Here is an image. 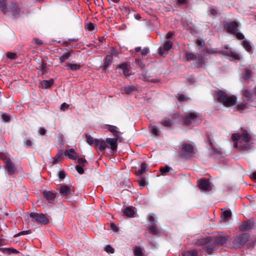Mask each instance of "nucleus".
<instances>
[{
    "label": "nucleus",
    "mask_w": 256,
    "mask_h": 256,
    "mask_svg": "<svg viewBox=\"0 0 256 256\" xmlns=\"http://www.w3.org/2000/svg\"><path fill=\"white\" fill-rule=\"evenodd\" d=\"M228 238V236H214L213 238L208 237L199 240L198 242V244L202 246V249L206 251L208 254H211L216 246H224L226 244Z\"/></svg>",
    "instance_id": "1"
},
{
    "label": "nucleus",
    "mask_w": 256,
    "mask_h": 256,
    "mask_svg": "<svg viewBox=\"0 0 256 256\" xmlns=\"http://www.w3.org/2000/svg\"><path fill=\"white\" fill-rule=\"evenodd\" d=\"M254 144V138L250 131L241 128V151L252 150Z\"/></svg>",
    "instance_id": "2"
},
{
    "label": "nucleus",
    "mask_w": 256,
    "mask_h": 256,
    "mask_svg": "<svg viewBox=\"0 0 256 256\" xmlns=\"http://www.w3.org/2000/svg\"><path fill=\"white\" fill-rule=\"evenodd\" d=\"M217 100L226 107L234 105L236 102V97L222 90H218L216 92Z\"/></svg>",
    "instance_id": "3"
},
{
    "label": "nucleus",
    "mask_w": 256,
    "mask_h": 256,
    "mask_svg": "<svg viewBox=\"0 0 256 256\" xmlns=\"http://www.w3.org/2000/svg\"><path fill=\"white\" fill-rule=\"evenodd\" d=\"M0 8L4 14L10 15L11 13L14 18H18L20 15V10L16 3H12L8 7H7L5 1L0 0Z\"/></svg>",
    "instance_id": "4"
},
{
    "label": "nucleus",
    "mask_w": 256,
    "mask_h": 256,
    "mask_svg": "<svg viewBox=\"0 0 256 256\" xmlns=\"http://www.w3.org/2000/svg\"><path fill=\"white\" fill-rule=\"evenodd\" d=\"M180 156L182 158L189 159L194 156L196 150L192 144L186 142H182L179 146Z\"/></svg>",
    "instance_id": "5"
},
{
    "label": "nucleus",
    "mask_w": 256,
    "mask_h": 256,
    "mask_svg": "<svg viewBox=\"0 0 256 256\" xmlns=\"http://www.w3.org/2000/svg\"><path fill=\"white\" fill-rule=\"evenodd\" d=\"M202 119L200 114L196 112H188L186 114L183 123L186 126H194L200 124Z\"/></svg>",
    "instance_id": "6"
},
{
    "label": "nucleus",
    "mask_w": 256,
    "mask_h": 256,
    "mask_svg": "<svg viewBox=\"0 0 256 256\" xmlns=\"http://www.w3.org/2000/svg\"><path fill=\"white\" fill-rule=\"evenodd\" d=\"M224 29L228 33L236 34L238 40H240V32H237L238 26V23L236 22H223Z\"/></svg>",
    "instance_id": "7"
},
{
    "label": "nucleus",
    "mask_w": 256,
    "mask_h": 256,
    "mask_svg": "<svg viewBox=\"0 0 256 256\" xmlns=\"http://www.w3.org/2000/svg\"><path fill=\"white\" fill-rule=\"evenodd\" d=\"M2 159L6 164L5 169L9 175H12L16 172V168L10 158L4 156L2 157Z\"/></svg>",
    "instance_id": "8"
},
{
    "label": "nucleus",
    "mask_w": 256,
    "mask_h": 256,
    "mask_svg": "<svg viewBox=\"0 0 256 256\" xmlns=\"http://www.w3.org/2000/svg\"><path fill=\"white\" fill-rule=\"evenodd\" d=\"M30 216L34 222L47 224L49 222L48 219L43 214L31 212L30 214Z\"/></svg>",
    "instance_id": "9"
},
{
    "label": "nucleus",
    "mask_w": 256,
    "mask_h": 256,
    "mask_svg": "<svg viewBox=\"0 0 256 256\" xmlns=\"http://www.w3.org/2000/svg\"><path fill=\"white\" fill-rule=\"evenodd\" d=\"M60 193L64 196L67 198L74 193V188L73 186L62 184L59 190Z\"/></svg>",
    "instance_id": "10"
},
{
    "label": "nucleus",
    "mask_w": 256,
    "mask_h": 256,
    "mask_svg": "<svg viewBox=\"0 0 256 256\" xmlns=\"http://www.w3.org/2000/svg\"><path fill=\"white\" fill-rule=\"evenodd\" d=\"M248 242V248H252L254 245L253 240L250 239V236L248 234H241V246Z\"/></svg>",
    "instance_id": "11"
},
{
    "label": "nucleus",
    "mask_w": 256,
    "mask_h": 256,
    "mask_svg": "<svg viewBox=\"0 0 256 256\" xmlns=\"http://www.w3.org/2000/svg\"><path fill=\"white\" fill-rule=\"evenodd\" d=\"M225 48V50H220L217 52L230 56L234 60L240 59V56L238 54L232 50L231 48H228L226 46Z\"/></svg>",
    "instance_id": "12"
},
{
    "label": "nucleus",
    "mask_w": 256,
    "mask_h": 256,
    "mask_svg": "<svg viewBox=\"0 0 256 256\" xmlns=\"http://www.w3.org/2000/svg\"><path fill=\"white\" fill-rule=\"evenodd\" d=\"M174 42L171 40H166L164 44L163 47L158 48V52L160 55L165 56L167 53H164L163 50L168 51L170 50L173 46Z\"/></svg>",
    "instance_id": "13"
},
{
    "label": "nucleus",
    "mask_w": 256,
    "mask_h": 256,
    "mask_svg": "<svg viewBox=\"0 0 256 256\" xmlns=\"http://www.w3.org/2000/svg\"><path fill=\"white\" fill-rule=\"evenodd\" d=\"M198 187L199 188L205 191H209L211 189V187L210 184V182L207 179H202L199 180H198Z\"/></svg>",
    "instance_id": "14"
},
{
    "label": "nucleus",
    "mask_w": 256,
    "mask_h": 256,
    "mask_svg": "<svg viewBox=\"0 0 256 256\" xmlns=\"http://www.w3.org/2000/svg\"><path fill=\"white\" fill-rule=\"evenodd\" d=\"M106 147L110 148L114 152L117 149V139L114 138H108L106 140Z\"/></svg>",
    "instance_id": "15"
},
{
    "label": "nucleus",
    "mask_w": 256,
    "mask_h": 256,
    "mask_svg": "<svg viewBox=\"0 0 256 256\" xmlns=\"http://www.w3.org/2000/svg\"><path fill=\"white\" fill-rule=\"evenodd\" d=\"M244 36L241 33V40H242V42H241V45H242L246 52L249 53L252 52V48L250 42L247 40H244Z\"/></svg>",
    "instance_id": "16"
},
{
    "label": "nucleus",
    "mask_w": 256,
    "mask_h": 256,
    "mask_svg": "<svg viewBox=\"0 0 256 256\" xmlns=\"http://www.w3.org/2000/svg\"><path fill=\"white\" fill-rule=\"evenodd\" d=\"M117 68H120L123 70V74L125 77L128 76L131 74L130 72V65L127 63H123L117 66Z\"/></svg>",
    "instance_id": "17"
},
{
    "label": "nucleus",
    "mask_w": 256,
    "mask_h": 256,
    "mask_svg": "<svg viewBox=\"0 0 256 256\" xmlns=\"http://www.w3.org/2000/svg\"><path fill=\"white\" fill-rule=\"evenodd\" d=\"M64 155L66 158L72 160L76 159L78 156L74 148H70L65 150L64 152Z\"/></svg>",
    "instance_id": "18"
},
{
    "label": "nucleus",
    "mask_w": 256,
    "mask_h": 256,
    "mask_svg": "<svg viewBox=\"0 0 256 256\" xmlns=\"http://www.w3.org/2000/svg\"><path fill=\"white\" fill-rule=\"evenodd\" d=\"M232 216V212L229 210H224L221 214V221L226 222L230 220Z\"/></svg>",
    "instance_id": "19"
},
{
    "label": "nucleus",
    "mask_w": 256,
    "mask_h": 256,
    "mask_svg": "<svg viewBox=\"0 0 256 256\" xmlns=\"http://www.w3.org/2000/svg\"><path fill=\"white\" fill-rule=\"evenodd\" d=\"M94 146L98 148V150L101 152L104 151V150L106 148V141L98 139L96 141H95V144Z\"/></svg>",
    "instance_id": "20"
},
{
    "label": "nucleus",
    "mask_w": 256,
    "mask_h": 256,
    "mask_svg": "<svg viewBox=\"0 0 256 256\" xmlns=\"http://www.w3.org/2000/svg\"><path fill=\"white\" fill-rule=\"evenodd\" d=\"M254 226V222L250 220H248L241 224V230H246L252 228Z\"/></svg>",
    "instance_id": "21"
},
{
    "label": "nucleus",
    "mask_w": 256,
    "mask_h": 256,
    "mask_svg": "<svg viewBox=\"0 0 256 256\" xmlns=\"http://www.w3.org/2000/svg\"><path fill=\"white\" fill-rule=\"evenodd\" d=\"M42 196L48 200H53L56 197V194L51 191H44Z\"/></svg>",
    "instance_id": "22"
},
{
    "label": "nucleus",
    "mask_w": 256,
    "mask_h": 256,
    "mask_svg": "<svg viewBox=\"0 0 256 256\" xmlns=\"http://www.w3.org/2000/svg\"><path fill=\"white\" fill-rule=\"evenodd\" d=\"M148 230V232L152 235L157 236L160 234V231L156 224L150 226Z\"/></svg>",
    "instance_id": "23"
},
{
    "label": "nucleus",
    "mask_w": 256,
    "mask_h": 256,
    "mask_svg": "<svg viewBox=\"0 0 256 256\" xmlns=\"http://www.w3.org/2000/svg\"><path fill=\"white\" fill-rule=\"evenodd\" d=\"M252 72L251 70L249 69H245L242 74V77L244 80L248 82L250 78L252 76Z\"/></svg>",
    "instance_id": "24"
},
{
    "label": "nucleus",
    "mask_w": 256,
    "mask_h": 256,
    "mask_svg": "<svg viewBox=\"0 0 256 256\" xmlns=\"http://www.w3.org/2000/svg\"><path fill=\"white\" fill-rule=\"evenodd\" d=\"M113 60V58L110 55H107L104 58V64L103 68L104 70L106 69L112 64Z\"/></svg>",
    "instance_id": "25"
},
{
    "label": "nucleus",
    "mask_w": 256,
    "mask_h": 256,
    "mask_svg": "<svg viewBox=\"0 0 256 256\" xmlns=\"http://www.w3.org/2000/svg\"><path fill=\"white\" fill-rule=\"evenodd\" d=\"M108 130L112 133L114 136L116 138H118L120 136V132L118 131V128L114 126H108Z\"/></svg>",
    "instance_id": "26"
},
{
    "label": "nucleus",
    "mask_w": 256,
    "mask_h": 256,
    "mask_svg": "<svg viewBox=\"0 0 256 256\" xmlns=\"http://www.w3.org/2000/svg\"><path fill=\"white\" fill-rule=\"evenodd\" d=\"M124 214L128 217H133L134 214V212L132 208L127 207L123 210Z\"/></svg>",
    "instance_id": "27"
},
{
    "label": "nucleus",
    "mask_w": 256,
    "mask_h": 256,
    "mask_svg": "<svg viewBox=\"0 0 256 256\" xmlns=\"http://www.w3.org/2000/svg\"><path fill=\"white\" fill-rule=\"evenodd\" d=\"M144 250L140 246H136L134 249V256H144Z\"/></svg>",
    "instance_id": "28"
},
{
    "label": "nucleus",
    "mask_w": 256,
    "mask_h": 256,
    "mask_svg": "<svg viewBox=\"0 0 256 256\" xmlns=\"http://www.w3.org/2000/svg\"><path fill=\"white\" fill-rule=\"evenodd\" d=\"M198 54H194L190 52H186L185 53V56L186 60L188 61L194 60L197 59V57Z\"/></svg>",
    "instance_id": "29"
},
{
    "label": "nucleus",
    "mask_w": 256,
    "mask_h": 256,
    "mask_svg": "<svg viewBox=\"0 0 256 256\" xmlns=\"http://www.w3.org/2000/svg\"><path fill=\"white\" fill-rule=\"evenodd\" d=\"M54 80L51 79L50 80H44L41 82V85L42 88H50L54 84Z\"/></svg>",
    "instance_id": "30"
},
{
    "label": "nucleus",
    "mask_w": 256,
    "mask_h": 256,
    "mask_svg": "<svg viewBox=\"0 0 256 256\" xmlns=\"http://www.w3.org/2000/svg\"><path fill=\"white\" fill-rule=\"evenodd\" d=\"M148 166L145 162H142L140 165V168L139 170L136 171V175H141L147 170Z\"/></svg>",
    "instance_id": "31"
},
{
    "label": "nucleus",
    "mask_w": 256,
    "mask_h": 256,
    "mask_svg": "<svg viewBox=\"0 0 256 256\" xmlns=\"http://www.w3.org/2000/svg\"><path fill=\"white\" fill-rule=\"evenodd\" d=\"M232 140L234 142V146L238 148V141L240 138V135L238 134H233L231 136Z\"/></svg>",
    "instance_id": "32"
},
{
    "label": "nucleus",
    "mask_w": 256,
    "mask_h": 256,
    "mask_svg": "<svg viewBox=\"0 0 256 256\" xmlns=\"http://www.w3.org/2000/svg\"><path fill=\"white\" fill-rule=\"evenodd\" d=\"M160 124L164 127L170 128L172 125V122L168 118H166L160 122Z\"/></svg>",
    "instance_id": "33"
},
{
    "label": "nucleus",
    "mask_w": 256,
    "mask_h": 256,
    "mask_svg": "<svg viewBox=\"0 0 256 256\" xmlns=\"http://www.w3.org/2000/svg\"><path fill=\"white\" fill-rule=\"evenodd\" d=\"M136 90V88L134 86H126L124 88V92L128 94H131L132 92Z\"/></svg>",
    "instance_id": "34"
},
{
    "label": "nucleus",
    "mask_w": 256,
    "mask_h": 256,
    "mask_svg": "<svg viewBox=\"0 0 256 256\" xmlns=\"http://www.w3.org/2000/svg\"><path fill=\"white\" fill-rule=\"evenodd\" d=\"M197 58L198 60L196 62V67L201 68L204 64V60L203 56L201 54H198Z\"/></svg>",
    "instance_id": "35"
},
{
    "label": "nucleus",
    "mask_w": 256,
    "mask_h": 256,
    "mask_svg": "<svg viewBox=\"0 0 256 256\" xmlns=\"http://www.w3.org/2000/svg\"><path fill=\"white\" fill-rule=\"evenodd\" d=\"M72 51L67 52L66 53L64 54L60 58V63L62 64L66 60H68L70 56H71L72 53Z\"/></svg>",
    "instance_id": "36"
},
{
    "label": "nucleus",
    "mask_w": 256,
    "mask_h": 256,
    "mask_svg": "<svg viewBox=\"0 0 256 256\" xmlns=\"http://www.w3.org/2000/svg\"><path fill=\"white\" fill-rule=\"evenodd\" d=\"M86 142L90 145H92V144L94 145L95 141H96L97 140V139H94V138L88 134H86Z\"/></svg>",
    "instance_id": "37"
},
{
    "label": "nucleus",
    "mask_w": 256,
    "mask_h": 256,
    "mask_svg": "<svg viewBox=\"0 0 256 256\" xmlns=\"http://www.w3.org/2000/svg\"><path fill=\"white\" fill-rule=\"evenodd\" d=\"M67 67L72 70H76L81 68V65L80 64H68Z\"/></svg>",
    "instance_id": "38"
},
{
    "label": "nucleus",
    "mask_w": 256,
    "mask_h": 256,
    "mask_svg": "<svg viewBox=\"0 0 256 256\" xmlns=\"http://www.w3.org/2000/svg\"><path fill=\"white\" fill-rule=\"evenodd\" d=\"M142 78L144 81L150 82L154 83L158 82H160V80L158 79L152 78L150 76H145L144 74H142Z\"/></svg>",
    "instance_id": "39"
},
{
    "label": "nucleus",
    "mask_w": 256,
    "mask_h": 256,
    "mask_svg": "<svg viewBox=\"0 0 256 256\" xmlns=\"http://www.w3.org/2000/svg\"><path fill=\"white\" fill-rule=\"evenodd\" d=\"M208 140L209 144H210V148H212L214 152L216 153V154H220V151L218 148H216L214 147V144H212V140L209 136H208Z\"/></svg>",
    "instance_id": "40"
},
{
    "label": "nucleus",
    "mask_w": 256,
    "mask_h": 256,
    "mask_svg": "<svg viewBox=\"0 0 256 256\" xmlns=\"http://www.w3.org/2000/svg\"><path fill=\"white\" fill-rule=\"evenodd\" d=\"M62 152H58L55 157L54 158L53 164H56L62 160Z\"/></svg>",
    "instance_id": "41"
},
{
    "label": "nucleus",
    "mask_w": 256,
    "mask_h": 256,
    "mask_svg": "<svg viewBox=\"0 0 256 256\" xmlns=\"http://www.w3.org/2000/svg\"><path fill=\"white\" fill-rule=\"evenodd\" d=\"M96 25L92 22H88L85 25V28L89 31H92L94 30Z\"/></svg>",
    "instance_id": "42"
},
{
    "label": "nucleus",
    "mask_w": 256,
    "mask_h": 256,
    "mask_svg": "<svg viewBox=\"0 0 256 256\" xmlns=\"http://www.w3.org/2000/svg\"><path fill=\"white\" fill-rule=\"evenodd\" d=\"M234 246L236 248H239L240 247V236H238L233 242Z\"/></svg>",
    "instance_id": "43"
},
{
    "label": "nucleus",
    "mask_w": 256,
    "mask_h": 256,
    "mask_svg": "<svg viewBox=\"0 0 256 256\" xmlns=\"http://www.w3.org/2000/svg\"><path fill=\"white\" fill-rule=\"evenodd\" d=\"M188 2V0H177L176 5L178 6H180L182 5H186Z\"/></svg>",
    "instance_id": "44"
},
{
    "label": "nucleus",
    "mask_w": 256,
    "mask_h": 256,
    "mask_svg": "<svg viewBox=\"0 0 256 256\" xmlns=\"http://www.w3.org/2000/svg\"><path fill=\"white\" fill-rule=\"evenodd\" d=\"M6 56L10 60H15L17 58L16 54L12 52H8Z\"/></svg>",
    "instance_id": "45"
},
{
    "label": "nucleus",
    "mask_w": 256,
    "mask_h": 256,
    "mask_svg": "<svg viewBox=\"0 0 256 256\" xmlns=\"http://www.w3.org/2000/svg\"><path fill=\"white\" fill-rule=\"evenodd\" d=\"M46 70V63L45 62V61H42V65H41V68H40V73L41 74H44Z\"/></svg>",
    "instance_id": "46"
},
{
    "label": "nucleus",
    "mask_w": 256,
    "mask_h": 256,
    "mask_svg": "<svg viewBox=\"0 0 256 256\" xmlns=\"http://www.w3.org/2000/svg\"><path fill=\"white\" fill-rule=\"evenodd\" d=\"M31 232H32V230H28L22 231L21 232H20L18 234H15L14 236V237H16V236H22V235L30 234H31Z\"/></svg>",
    "instance_id": "47"
},
{
    "label": "nucleus",
    "mask_w": 256,
    "mask_h": 256,
    "mask_svg": "<svg viewBox=\"0 0 256 256\" xmlns=\"http://www.w3.org/2000/svg\"><path fill=\"white\" fill-rule=\"evenodd\" d=\"M176 96L178 98L180 102H184L187 99V97L182 94H178Z\"/></svg>",
    "instance_id": "48"
},
{
    "label": "nucleus",
    "mask_w": 256,
    "mask_h": 256,
    "mask_svg": "<svg viewBox=\"0 0 256 256\" xmlns=\"http://www.w3.org/2000/svg\"><path fill=\"white\" fill-rule=\"evenodd\" d=\"M170 170V168L168 166H166L164 168H162L160 171L162 174H165L168 172Z\"/></svg>",
    "instance_id": "49"
},
{
    "label": "nucleus",
    "mask_w": 256,
    "mask_h": 256,
    "mask_svg": "<svg viewBox=\"0 0 256 256\" xmlns=\"http://www.w3.org/2000/svg\"><path fill=\"white\" fill-rule=\"evenodd\" d=\"M105 251L108 253L113 254L114 252V250L110 246L107 245L105 248Z\"/></svg>",
    "instance_id": "50"
},
{
    "label": "nucleus",
    "mask_w": 256,
    "mask_h": 256,
    "mask_svg": "<svg viewBox=\"0 0 256 256\" xmlns=\"http://www.w3.org/2000/svg\"><path fill=\"white\" fill-rule=\"evenodd\" d=\"M5 251H6L7 252H8V253H12V254L18 253V252L16 249H14L13 248H5Z\"/></svg>",
    "instance_id": "51"
},
{
    "label": "nucleus",
    "mask_w": 256,
    "mask_h": 256,
    "mask_svg": "<svg viewBox=\"0 0 256 256\" xmlns=\"http://www.w3.org/2000/svg\"><path fill=\"white\" fill-rule=\"evenodd\" d=\"M135 61L136 64L141 68H143L145 66V64L142 62V60L136 58Z\"/></svg>",
    "instance_id": "52"
},
{
    "label": "nucleus",
    "mask_w": 256,
    "mask_h": 256,
    "mask_svg": "<svg viewBox=\"0 0 256 256\" xmlns=\"http://www.w3.org/2000/svg\"><path fill=\"white\" fill-rule=\"evenodd\" d=\"M83 166H76V171L80 174H82L84 172V170L82 168Z\"/></svg>",
    "instance_id": "53"
},
{
    "label": "nucleus",
    "mask_w": 256,
    "mask_h": 256,
    "mask_svg": "<svg viewBox=\"0 0 256 256\" xmlns=\"http://www.w3.org/2000/svg\"><path fill=\"white\" fill-rule=\"evenodd\" d=\"M152 133L156 136H158L159 134V130H158L156 128V126H152Z\"/></svg>",
    "instance_id": "54"
},
{
    "label": "nucleus",
    "mask_w": 256,
    "mask_h": 256,
    "mask_svg": "<svg viewBox=\"0 0 256 256\" xmlns=\"http://www.w3.org/2000/svg\"><path fill=\"white\" fill-rule=\"evenodd\" d=\"M78 163L80 166H84V164L86 162V160L83 158H78Z\"/></svg>",
    "instance_id": "55"
},
{
    "label": "nucleus",
    "mask_w": 256,
    "mask_h": 256,
    "mask_svg": "<svg viewBox=\"0 0 256 256\" xmlns=\"http://www.w3.org/2000/svg\"><path fill=\"white\" fill-rule=\"evenodd\" d=\"M196 43L197 45L200 46L202 47H204L205 46L204 42L202 40H197Z\"/></svg>",
    "instance_id": "56"
},
{
    "label": "nucleus",
    "mask_w": 256,
    "mask_h": 256,
    "mask_svg": "<svg viewBox=\"0 0 256 256\" xmlns=\"http://www.w3.org/2000/svg\"><path fill=\"white\" fill-rule=\"evenodd\" d=\"M148 220L150 222L152 225L156 224L155 219L153 216H152V215L149 216L148 218Z\"/></svg>",
    "instance_id": "57"
},
{
    "label": "nucleus",
    "mask_w": 256,
    "mask_h": 256,
    "mask_svg": "<svg viewBox=\"0 0 256 256\" xmlns=\"http://www.w3.org/2000/svg\"><path fill=\"white\" fill-rule=\"evenodd\" d=\"M66 176V174L64 170H61L59 172L58 177L60 179H64Z\"/></svg>",
    "instance_id": "58"
},
{
    "label": "nucleus",
    "mask_w": 256,
    "mask_h": 256,
    "mask_svg": "<svg viewBox=\"0 0 256 256\" xmlns=\"http://www.w3.org/2000/svg\"><path fill=\"white\" fill-rule=\"evenodd\" d=\"M69 107V105L64 102L60 106V110H65L66 109L68 108Z\"/></svg>",
    "instance_id": "59"
},
{
    "label": "nucleus",
    "mask_w": 256,
    "mask_h": 256,
    "mask_svg": "<svg viewBox=\"0 0 256 256\" xmlns=\"http://www.w3.org/2000/svg\"><path fill=\"white\" fill-rule=\"evenodd\" d=\"M149 52V49L148 48H145L141 50V54L142 56H146Z\"/></svg>",
    "instance_id": "60"
},
{
    "label": "nucleus",
    "mask_w": 256,
    "mask_h": 256,
    "mask_svg": "<svg viewBox=\"0 0 256 256\" xmlns=\"http://www.w3.org/2000/svg\"><path fill=\"white\" fill-rule=\"evenodd\" d=\"M46 130L44 128H40L38 130L39 134L42 136H44L46 134Z\"/></svg>",
    "instance_id": "61"
},
{
    "label": "nucleus",
    "mask_w": 256,
    "mask_h": 256,
    "mask_svg": "<svg viewBox=\"0 0 256 256\" xmlns=\"http://www.w3.org/2000/svg\"><path fill=\"white\" fill-rule=\"evenodd\" d=\"M2 118L5 122H8L10 120V116L6 114H3L2 116Z\"/></svg>",
    "instance_id": "62"
},
{
    "label": "nucleus",
    "mask_w": 256,
    "mask_h": 256,
    "mask_svg": "<svg viewBox=\"0 0 256 256\" xmlns=\"http://www.w3.org/2000/svg\"><path fill=\"white\" fill-rule=\"evenodd\" d=\"M34 43L38 45H42L43 44V42H42V40L38 39V38H36L34 40Z\"/></svg>",
    "instance_id": "63"
},
{
    "label": "nucleus",
    "mask_w": 256,
    "mask_h": 256,
    "mask_svg": "<svg viewBox=\"0 0 256 256\" xmlns=\"http://www.w3.org/2000/svg\"><path fill=\"white\" fill-rule=\"evenodd\" d=\"M244 95L247 98V100H249L251 99V94L248 90L244 92Z\"/></svg>",
    "instance_id": "64"
}]
</instances>
